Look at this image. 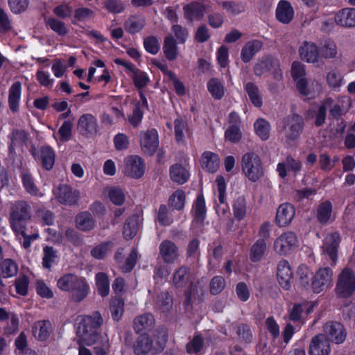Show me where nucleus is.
<instances>
[{"mask_svg":"<svg viewBox=\"0 0 355 355\" xmlns=\"http://www.w3.org/2000/svg\"><path fill=\"white\" fill-rule=\"evenodd\" d=\"M334 272L329 267H321L313 274L305 265H300L297 270L298 286L314 293L325 292L333 286Z\"/></svg>","mask_w":355,"mask_h":355,"instance_id":"1","label":"nucleus"},{"mask_svg":"<svg viewBox=\"0 0 355 355\" xmlns=\"http://www.w3.org/2000/svg\"><path fill=\"white\" fill-rule=\"evenodd\" d=\"M103 323V319L98 311L80 317L76 327L77 343H83L87 345L97 343L102 337L98 333V329Z\"/></svg>","mask_w":355,"mask_h":355,"instance_id":"2","label":"nucleus"},{"mask_svg":"<svg viewBox=\"0 0 355 355\" xmlns=\"http://www.w3.org/2000/svg\"><path fill=\"white\" fill-rule=\"evenodd\" d=\"M58 288L67 292L73 302H80L89 294V285L85 277L67 273L57 280Z\"/></svg>","mask_w":355,"mask_h":355,"instance_id":"3","label":"nucleus"},{"mask_svg":"<svg viewBox=\"0 0 355 355\" xmlns=\"http://www.w3.org/2000/svg\"><path fill=\"white\" fill-rule=\"evenodd\" d=\"M166 340V334L164 331H158L153 338L146 334H141L134 345V352L137 355L159 352L164 349Z\"/></svg>","mask_w":355,"mask_h":355,"instance_id":"4","label":"nucleus"},{"mask_svg":"<svg viewBox=\"0 0 355 355\" xmlns=\"http://www.w3.org/2000/svg\"><path fill=\"white\" fill-rule=\"evenodd\" d=\"M241 168L252 182H256L264 175V168L259 156L255 153H245L241 158Z\"/></svg>","mask_w":355,"mask_h":355,"instance_id":"5","label":"nucleus"},{"mask_svg":"<svg viewBox=\"0 0 355 355\" xmlns=\"http://www.w3.org/2000/svg\"><path fill=\"white\" fill-rule=\"evenodd\" d=\"M31 218V206L25 201L16 202L10 213V222L12 230H19L26 227Z\"/></svg>","mask_w":355,"mask_h":355,"instance_id":"6","label":"nucleus"},{"mask_svg":"<svg viewBox=\"0 0 355 355\" xmlns=\"http://www.w3.org/2000/svg\"><path fill=\"white\" fill-rule=\"evenodd\" d=\"M336 293L340 297H349L355 291V274L348 268H344L338 275Z\"/></svg>","mask_w":355,"mask_h":355,"instance_id":"7","label":"nucleus"},{"mask_svg":"<svg viewBox=\"0 0 355 355\" xmlns=\"http://www.w3.org/2000/svg\"><path fill=\"white\" fill-rule=\"evenodd\" d=\"M304 128V119L298 114L288 116L284 120V130L287 141L297 139Z\"/></svg>","mask_w":355,"mask_h":355,"instance_id":"8","label":"nucleus"},{"mask_svg":"<svg viewBox=\"0 0 355 355\" xmlns=\"http://www.w3.org/2000/svg\"><path fill=\"white\" fill-rule=\"evenodd\" d=\"M53 193L60 203L69 206L78 204L80 198V191L67 184H60L55 187Z\"/></svg>","mask_w":355,"mask_h":355,"instance_id":"9","label":"nucleus"},{"mask_svg":"<svg viewBox=\"0 0 355 355\" xmlns=\"http://www.w3.org/2000/svg\"><path fill=\"white\" fill-rule=\"evenodd\" d=\"M77 130L87 138L95 136L99 131L97 119L90 113L80 115L77 121Z\"/></svg>","mask_w":355,"mask_h":355,"instance_id":"10","label":"nucleus"},{"mask_svg":"<svg viewBox=\"0 0 355 355\" xmlns=\"http://www.w3.org/2000/svg\"><path fill=\"white\" fill-rule=\"evenodd\" d=\"M297 238L294 232H286L277 237L274 242L275 251L280 254L285 255L297 245Z\"/></svg>","mask_w":355,"mask_h":355,"instance_id":"11","label":"nucleus"},{"mask_svg":"<svg viewBox=\"0 0 355 355\" xmlns=\"http://www.w3.org/2000/svg\"><path fill=\"white\" fill-rule=\"evenodd\" d=\"M123 173L131 178H139L145 172V164L141 157L130 155L125 158Z\"/></svg>","mask_w":355,"mask_h":355,"instance_id":"12","label":"nucleus"},{"mask_svg":"<svg viewBox=\"0 0 355 355\" xmlns=\"http://www.w3.org/2000/svg\"><path fill=\"white\" fill-rule=\"evenodd\" d=\"M183 15L189 24L200 21L206 12V6L198 1H192L183 6Z\"/></svg>","mask_w":355,"mask_h":355,"instance_id":"13","label":"nucleus"},{"mask_svg":"<svg viewBox=\"0 0 355 355\" xmlns=\"http://www.w3.org/2000/svg\"><path fill=\"white\" fill-rule=\"evenodd\" d=\"M323 331L325 337L330 342L336 344L343 343L347 336V333L344 326L336 322H327L323 327Z\"/></svg>","mask_w":355,"mask_h":355,"instance_id":"14","label":"nucleus"},{"mask_svg":"<svg viewBox=\"0 0 355 355\" xmlns=\"http://www.w3.org/2000/svg\"><path fill=\"white\" fill-rule=\"evenodd\" d=\"M159 145L158 134L156 130L150 129L140 134V146L143 152L153 155Z\"/></svg>","mask_w":355,"mask_h":355,"instance_id":"15","label":"nucleus"},{"mask_svg":"<svg viewBox=\"0 0 355 355\" xmlns=\"http://www.w3.org/2000/svg\"><path fill=\"white\" fill-rule=\"evenodd\" d=\"M203 288L198 284H191L184 294L183 306L186 311H191L195 304L202 301Z\"/></svg>","mask_w":355,"mask_h":355,"instance_id":"16","label":"nucleus"},{"mask_svg":"<svg viewBox=\"0 0 355 355\" xmlns=\"http://www.w3.org/2000/svg\"><path fill=\"white\" fill-rule=\"evenodd\" d=\"M340 243L339 234L336 232L328 234L322 245V254L331 261V266L336 265L338 248Z\"/></svg>","mask_w":355,"mask_h":355,"instance_id":"17","label":"nucleus"},{"mask_svg":"<svg viewBox=\"0 0 355 355\" xmlns=\"http://www.w3.org/2000/svg\"><path fill=\"white\" fill-rule=\"evenodd\" d=\"M330 343L324 334H319L313 336L309 343V355H329Z\"/></svg>","mask_w":355,"mask_h":355,"instance_id":"18","label":"nucleus"},{"mask_svg":"<svg viewBox=\"0 0 355 355\" xmlns=\"http://www.w3.org/2000/svg\"><path fill=\"white\" fill-rule=\"evenodd\" d=\"M159 250L160 257L166 263H173L180 256L178 247L170 240H164Z\"/></svg>","mask_w":355,"mask_h":355,"instance_id":"19","label":"nucleus"},{"mask_svg":"<svg viewBox=\"0 0 355 355\" xmlns=\"http://www.w3.org/2000/svg\"><path fill=\"white\" fill-rule=\"evenodd\" d=\"M277 276L278 282L283 288L288 290L291 287L293 272L288 261L282 259L278 263Z\"/></svg>","mask_w":355,"mask_h":355,"instance_id":"20","label":"nucleus"},{"mask_svg":"<svg viewBox=\"0 0 355 355\" xmlns=\"http://www.w3.org/2000/svg\"><path fill=\"white\" fill-rule=\"evenodd\" d=\"M11 142L9 146V155L14 159L16 157L15 147L26 145L29 140V135L25 130L14 129L10 135Z\"/></svg>","mask_w":355,"mask_h":355,"instance_id":"21","label":"nucleus"},{"mask_svg":"<svg viewBox=\"0 0 355 355\" xmlns=\"http://www.w3.org/2000/svg\"><path fill=\"white\" fill-rule=\"evenodd\" d=\"M300 58L309 63H315L319 59V50L318 46L311 42H302L299 48Z\"/></svg>","mask_w":355,"mask_h":355,"instance_id":"22","label":"nucleus"},{"mask_svg":"<svg viewBox=\"0 0 355 355\" xmlns=\"http://www.w3.org/2000/svg\"><path fill=\"white\" fill-rule=\"evenodd\" d=\"M193 277L189 268L181 266L177 269L173 276V284L176 288H183L187 286H191L193 284Z\"/></svg>","mask_w":355,"mask_h":355,"instance_id":"23","label":"nucleus"},{"mask_svg":"<svg viewBox=\"0 0 355 355\" xmlns=\"http://www.w3.org/2000/svg\"><path fill=\"white\" fill-rule=\"evenodd\" d=\"M295 214V207L289 203H284L281 205L277 211L276 223L280 227L288 225Z\"/></svg>","mask_w":355,"mask_h":355,"instance_id":"24","label":"nucleus"},{"mask_svg":"<svg viewBox=\"0 0 355 355\" xmlns=\"http://www.w3.org/2000/svg\"><path fill=\"white\" fill-rule=\"evenodd\" d=\"M35 158L40 161L43 168L47 171L52 169L55 163V153L50 146H42L33 154Z\"/></svg>","mask_w":355,"mask_h":355,"instance_id":"25","label":"nucleus"},{"mask_svg":"<svg viewBox=\"0 0 355 355\" xmlns=\"http://www.w3.org/2000/svg\"><path fill=\"white\" fill-rule=\"evenodd\" d=\"M21 94V84L19 82L14 83L8 92V105L12 112L16 113L19 110Z\"/></svg>","mask_w":355,"mask_h":355,"instance_id":"26","label":"nucleus"},{"mask_svg":"<svg viewBox=\"0 0 355 355\" xmlns=\"http://www.w3.org/2000/svg\"><path fill=\"white\" fill-rule=\"evenodd\" d=\"M294 10L291 4L285 0H281L276 9L277 19L283 24H288L293 18Z\"/></svg>","mask_w":355,"mask_h":355,"instance_id":"27","label":"nucleus"},{"mask_svg":"<svg viewBox=\"0 0 355 355\" xmlns=\"http://www.w3.org/2000/svg\"><path fill=\"white\" fill-rule=\"evenodd\" d=\"M155 325V319L152 314L144 313L135 318L133 327L137 333L151 330Z\"/></svg>","mask_w":355,"mask_h":355,"instance_id":"28","label":"nucleus"},{"mask_svg":"<svg viewBox=\"0 0 355 355\" xmlns=\"http://www.w3.org/2000/svg\"><path fill=\"white\" fill-rule=\"evenodd\" d=\"M335 21L343 26H355V8H346L339 10L335 16Z\"/></svg>","mask_w":355,"mask_h":355,"instance_id":"29","label":"nucleus"},{"mask_svg":"<svg viewBox=\"0 0 355 355\" xmlns=\"http://www.w3.org/2000/svg\"><path fill=\"white\" fill-rule=\"evenodd\" d=\"M52 330L51 323L49 320H40L33 326V334L38 340H46Z\"/></svg>","mask_w":355,"mask_h":355,"instance_id":"30","label":"nucleus"},{"mask_svg":"<svg viewBox=\"0 0 355 355\" xmlns=\"http://www.w3.org/2000/svg\"><path fill=\"white\" fill-rule=\"evenodd\" d=\"M301 163L291 157H287L286 159L277 164V171L282 178L287 175V171H291L297 173L301 170Z\"/></svg>","mask_w":355,"mask_h":355,"instance_id":"31","label":"nucleus"},{"mask_svg":"<svg viewBox=\"0 0 355 355\" xmlns=\"http://www.w3.org/2000/svg\"><path fill=\"white\" fill-rule=\"evenodd\" d=\"M317 219L322 225L327 224L334 219L332 205L326 200L320 203L316 210Z\"/></svg>","mask_w":355,"mask_h":355,"instance_id":"32","label":"nucleus"},{"mask_svg":"<svg viewBox=\"0 0 355 355\" xmlns=\"http://www.w3.org/2000/svg\"><path fill=\"white\" fill-rule=\"evenodd\" d=\"M201 166L209 173H216L219 167L218 156L212 152H205L200 159Z\"/></svg>","mask_w":355,"mask_h":355,"instance_id":"33","label":"nucleus"},{"mask_svg":"<svg viewBox=\"0 0 355 355\" xmlns=\"http://www.w3.org/2000/svg\"><path fill=\"white\" fill-rule=\"evenodd\" d=\"M146 24L145 17L141 15L129 17L124 23L125 30L130 34H135L141 31Z\"/></svg>","mask_w":355,"mask_h":355,"instance_id":"34","label":"nucleus"},{"mask_svg":"<svg viewBox=\"0 0 355 355\" xmlns=\"http://www.w3.org/2000/svg\"><path fill=\"white\" fill-rule=\"evenodd\" d=\"M76 227L83 232H89L94 229L95 221L92 214L87 211L79 213L75 218Z\"/></svg>","mask_w":355,"mask_h":355,"instance_id":"35","label":"nucleus"},{"mask_svg":"<svg viewBox=\"0 0 355 355\" xmlns=\"http://www.w3.org/2000/svg\"><path fill=\"white\" fill-rule=\"evenodd\" d=\"M262 44L259 40H252L248 42L242 48L241 53V60L244 62H250L254 55L260 51Z\"/></svg>","mask_w":355,"mask_h":355,"instance_id":"36","label":"nucleus"},{"mask_svg":"<svg viewBox=\"0 0 355 355\" xmlns=\"http://www.w3.org/2000/svg\"><path fill=\"white\" fill-rule=\"evenodd\" d=\"M21 181L26 191L33 196L43 197L44 193L36 186L32 175L28 171L21 174Z\"/></svg>","mask_w":355,"mask_h":355,"instance_id":"37","label":"nucleus"},{"mask_svg":"<svg viewBox=\"0 0 355 355\" xmlns=\"http://www.w3.org/2000/svg\"><path fill=\"white\" fill-rule=\"evenodd\" d=\"M333 99L327 98L324 99L322 104L315 110L313 111V117L315 118L314 124L317 127L322 125L326 121L327 110L332 105Z\"/></svg>","mask_w":355,"mask_h":355,"instance_id":"38","label":"nucleus"},{"mask_svg":"<svg viewBox=\"0 0 355 355\" xmlns=\"http://www.w3.org/2000/svg\"><path fill=\"white\" fill-rule=\"evenodd\" d=\"M170 178L173 182L182 184L188 180L189 173L182 165L175 164L170 168Z\"/></svg>","mask_w":355,"mask_h":355,"instance_id":"39","label":"nucleus"},{"mask_svg":"<svg viewBox=\"0 0 355 355\" xmlns=\"http://www.w3.org/2000/svg\"><path fill=\"white\" fill-rule=\"evenodd\" d=\"M163 51L166 58L174 60L178 55L176 40L172 35H167L164 40Z\"/></svg>","mask_w":355,"mask_h":355,"instance_id":"40","label":"nucleus"},{"mask_svg":"<svg viewBox=\"0 0 355 355\" xmlns=\"http://www.w3.org/2000/svg\"><path fill=\"white\" fill-rule=\"evenodd\" d=\"M139 229V218L137 216H132L128 218L124 223L123 235L125 239H132L137 233Z\"/></svg>","mask_w":355,"mask_h":355,"instance_id":"41","label":"nucleus"},{"mask_svg":"<svg viewBox=\"0 0 355 355\" xmlns=\"http://www.w3.org/2000/svg\"><path fill=\"white\" fill-rule=\"evenodd\" d=\"M297 88L301 94L304 96H309L319 90L320 86L318 82L315 80L307 81L304 78L299 79L297 81Z\"/></svg>","mask_w":355,"mask_h":355,"instance_id":"42","label":"nucleus"},{"mask_svg":"<svg viewBox=\"0 0 355 355\" xmlns=\"http://www.w3.org/2000/svg\"><path fill=\"white\" fill-rule=\"evenodd\" d=\"M245 91L251 103L256 107H260L262 105V96L260 94L259 87L253 83L249 82L244 86Z\"/></svg>","mask_w":355,"mask_h":355,"instance_id":"43","label":"nucleus"},{"mask_svg":"<svg viewBox=\"0 0 355 355\" xmlns=\"http://www.w3.org/2000/svg\"><path fill=\"white\" fill-rule=\"evenodd\" d=\"M155 306L163 313L168 312L173 307V299L168 293L162 292L157 295Z\"/></svg>","mask_w":355,"mask_h":355,"instance_id":"44","label":"nucleus"},{"mask_svg":"<svg viewBox=\"0 0 355 355\" xmlns=\"http://www.w3.org/2000/svg\"><path fill=\"white\" fill-rule=\"evenodd\" d=\"M95 279L98 293L102 297L107 296L110 293V281L107 274L98 272L96 275Z\"/></svg>","mask_w":355,"mask_h":355,"instance_id":"45","label":"nucleus"},{"mask_svg":"<svg viewBox=\"0 0 355 355\" xmlns=\"http://www.w3.org/2000/svg\"><path fill=\"white\" fill-rule=\"evenodd\" d=\"M112 247L113 243L111 241L103 242L94 246L92 249L90 254L96 259H103L110 252Z\"/></svg>","mask_w":355,"mask_h":355,"instance_id":"46","label":"nucleus"},{"mask_svg":"<svg viewBox=\"0 0 355 355\" xmlns=\"http://www.w3.org/2000/svg\"><path fill=\"white\" fill-rule=\"evenodd\" d=\"M193 210L195 216L194 220L202 223L206 216L205 201L202 195H199L197 197L193 205Z\"/></svg>","mask_w":355,"mask_h":355,"instance_id":"47","label":"nucleus"},{"mask_svg":"<svg viewBox=\"0 0 355 355\" xmlns=\"http://www.w3.org/2000/svg\"><path fill=\"white\" fill-rule=\"evenodd\" d=\"M247 211L246 200L243 196H239L233 204V213L235 218L238 220H243Z\"/></svg>","mask_w":355,"mask_h":355,"instance_id":"48","label":"nucleus"},{"mask_svg":"<svg viewBox=\"0 0 355 355\" xmlns=\"http://www.w3.org/2000/svg\"><path fill=\"white\" fill-rule=\"evenodd\" d=\"M207 89L216 99H220L225 94L224 86L217 78H211L207 83Z\"/></svg>","mask_w":355,"mask_h":355,"instance_id":"49","label":"nucleus"},{"mask_svg":"<svg viewBox=\"0 0 355 355\" xmlns=\"http://www.w3.org/2000/svg\"><path fill=\"white\" fill-rule=\"evenodd\" d=\"M254 127L257 135L262 140H267L269 138L270 125L266 119H257L254 124Z\"/></svg>","mask_w":355,"mask_h":355,"instance_id":"50","label":"nucleus"},{"mask_svg":"<svg viewBox=\"0 0 355 355\" xmlns=\"http://www.w3.org/2000/svg\"><path fill=\"white\" fill-rule=\"evenodd\" d=\"M1 270L3 277H12L17 274L18 266L12 259H6L1 264Z\"/></svg>","mask_w":355,"mask_h":355,"instance_id":"51","label":"nucleus"},{"mask_svg":"<svg viewBox=\"0 0 355 355\" xmlns=\"http://www.w3.org/2000/svg\"><path fill=\"white\" fill-rule=\"evenodd\" d=\"M185 198V193L182 190L178 189L170 196L169 205L175 209L181 210L184 206Z\"/></svg>","mask_w":355,"mask_h":355,"instance_id":"52","label":"nucleus"},{"mask_svg":"<svg viewBox=\"0 0 355 355\" xmlns=\"http://www.w3.org/2000/svg\"><path fill=\"white\" fill-rule=\"evenodd\" d=\"M130 73L134 85L138 89H141L146 87L150 82L149 77L146 73L137 68H135V69Z\"/></svg>","mask_w":355,"mask_h":355,"instance_id":"53","label":"nucleus"},{"mask_svg":"<svg viewBox=\"0 0 355 355\" xmlns=\"http://www.w3.org/2000/svg\"><path fill=\"white\" fill-rule=\"evenodd\" d=\"M319 50V58L324 59L334 58L337 55V48L334 42H326L322 44Z\"/></svg>","mask_w":355,"mask_h":355,"instance_id":"54","label":"nucleus"},{"mask_svg":"<svg viewBox=\"0 0 355 355\" xmlns=\"http://www.w3.org/2000/svg\"><path fill=\"white\" fill-rule=\"evenodd\" d=\"M46 25L54 32H55L58 35L64 36L68 33V28L66 24L54 17H49L46 21Z\"/></svg>","mask_w":355,"mask_h":355,"instance_id":"55","label":"nucleus"},{"mask_svg":"<svg viewBox=\"0 0 355 355\" xmlns=\"http://www.w3.org/2000/svg\"><path fill=\"white\" fill-rule=\"evenodd\" d=\"M57 251L50 246H45L43 248L42 266L44 268L50 269L57 258Z\"/></svg>","mask_w":355,"mask_h":355,"instance_id":"56","label":"nucleus"},{"mask_svg":"<svg viewBox=\"0 0 355 355\" xmlns=\"http://www.w3.org/2000/svg\"><path fill=\"white\" fill-rule=\"evenodd\" d=\"M266 248V242L263 240H257L251 248L250 254V259L252 261H259L263 257Z\"/></svg>","mask_w":355,"mask_h":355,"instance_id":"57","label":"nucleus"},{"mask_svg":"<svg viewBox=\"0 0 355 355\" xmlns=\"http://www.w3.org/2000/svg\"><path fill=\"white\" fill-rule=\"evenodd\" d=\"M174 126L177 141L179 142L183 141L185 134H189L186 121L182 118L176 119L174 121Z\"/></svg>","mask_w":355,"mask_h":355,"instance_id":"58","label":"nucleus"},{"mask_svg":"<svg viewBox=\"0 0 355 355\" xmlns=\"http://www.w3.org/2000/svg\"><path fill=\"white\" fill-rule=\"evenodd\" d=\"M107 195L110 200L116 205H121L125 201V194L119 188H108Z\"/></svg>","mask_w":355,"mask_h":355,"instance_id":"59","label":"nucleus"},{"mask_svg":"<svg viewBox=\"0 0 355 355\" xmlns=\"http://www.w3.org/2000/svg\"><path fill=\"white\" fill-rule=\"evenodd\" d=\"M124 310V302L121 299H116L112 301L110 305V311L112 318L119 321L121 318Z\"/></svg>","mask_w":355,"mask_h":355,"instance_id":"60","label":"nucleus"},{"mask_svg":"<svg viewBox=\"0 0 355 355\" xmlns=\"http://www.w3.org/2000/svg\"><path fill=\"white\" fill-rule=\"evenodd\" d=\"M144 45L145 49L153 55L157 54L160 49L158 39L155 36H149L144 39Z\"/></svg>","mask_w":355,"mask_h":355,"instance_id":"61","label":"nucleus"},{"mask_svg":"<svg viewBox=\"0 0 355 355\" xmlns=\"http://www.w3.org/2000/svg\"><path fill=\"white\" fill-rule=\"evenodd\" d=\"M326 78L328 85L333 89L339 87L342 84V76L340 73L335 69L330 71L327 73Z\"/></svg>","mask_w":355,"mask_h":355,"instance_id":"62","label":"nucleus"},{"mask_svg":"<svg viewBox=\"0 0 355 355\" xmlns=\"http://www.w3.org/2000/svg\"><path fill=\"white\" fill-rule=\"evenodd\" d=\"M225 137L226 140L232 143L239 141L241 139L240 127L230 125L225 132Z\"/></svg>","mask_w":355,"mask_h":355,"instance_id":"63","label":"nucleus"},{"mask_svg":"<svg viewBox=\"0 0 355 355\" xmlns=\"http://www.w3.org/2000/svg\"><path fill=\"white\" fill-rule=\"evenodd\" d=\"M94 347L95 355H107L109 349L110 343L107 336H103L100 338Z\"/></svg>","mask_w":355,"mask_h":355,"instance_id":"64","label":"nucleus"}]
</instances>
